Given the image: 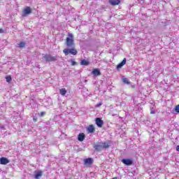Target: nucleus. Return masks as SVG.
<instances>
[{
  "label": "nucleus",
  "instance_id": "f257e3e1",
  "mask_svg": "<svg viewBox=\"0 0 179 179\" xmlns=\"http://www.w3.org/2000/svg\"><path fill=\"white\" fill-rule=\"evenodd\" d=\"M68 37L66 38V45L67 48L63 50L64 55H78V50L75 45V39L73 34L71 33L68 34Z\"/></svg>",
  "mask_w": 179,
  "mask_h": 179
},
{
  "label": "nucleus",
  "instance_id": "f03ea898",
  "mask_svg": "<svg viewBox=\"0 0 179 179\" xmlns=\"http://www.w3.org/2000/svg\"><path fill=\"white\" fill-rule=\"evenodd\" d=\"M43 58L46 62H55L57 61V56H52L51 55H45Z\"/></svg>",
  "mask_w": 179,
  "mask_h": 179
},
{
  "label": "nucleus",
  "instance_id": "7ed1b4c3",
  "mask_svg": "<svg viewBox=\"0 0 179 179\" xmlns=\"http://www.w3.org/2000/svg\"><path fill=\"white\" fill-rule=\"evenodd\" d=\"M95 122H96V124L97 125V127H99V128H101L104 124V122L100 117L96 118Z\"/></svg>",
  "mask_w": 179,
  "mask_h": 179
},
{
  "label": "nucleus",
  "instance_id": "20e7f679",
  "mask_svg": "<svg viewBox=\"0 0 179 179\" xmlns=\"http://www.w3.org/2000/svg\"><path fill=\"white\" fill-rule=\"evenodd\" d=\"M122 163H123V164H125L126 166H132L134 164L132 160L129 159H122Z\"/></svg>",
  "mask_w": 179,
  "mask_h": 179
},
{
  "label": "nucleus",
  "instance_id": "39448f33",
  "mask_svg": "<svg viewBox=\"0 0 179 179\" xmlns=\"http://www.w3.org/2000/svg\"><path fill=\"white\" fill-rule=\"evenodd\" d=\"M84 164L85 166H88L89 167H90V166H92L93 164V159L87 158V159H84Z\"/></svg>",
  "mask_w": 179,
  "mask_h": 179
},
{
  "label": "nucleus",
  "instance_id": "423d86ee",
  "mask_svg": "<svg viewBox=\"0 0 179 179\" xmlns=\"http://www.w3.org/2000/svg\"><path fill=\"white\" fill-rule=\"evenodd\" d=\"M8 163H10L9 159H8V158L5 157H2L1 158H0V164H3V165H6Z\"/></svg>",
  "mask_w": 179,
  "mask_h": 179
},
{
  "label": "nucleus",
  "instance_id": "0eeeda50",
  "mask_svg": "<svg viewBox=\"0 0 179 179\" xmlns=\"http://www.w3.org/2000/svg\"><path fill=\"white\" fill-rule=\"evenodd\" d=\"M87 131L88 134H93L96 131V128H94V125L90 124L87 127Z\"/></svg>",
  "mask_w": 179,
  "mask_h": 179
},
{
  "label": "nucleus",
  "instance_id": "6e6552de",
  "mask_svg": "<svg viewBox=\"0 0 179 179\" xmlns=\"http://www.w3.org/2000/svg\"><path fill=\"white\" fill-rule=\"evenodd\" d=\"M109 3L112 6H117V5L121 3V0H109Z\"/></svg>",
  "mask_w": 179,
  "mask_h": 179
},
{
  "label": "nucleus",
  "instance_id": "1a4fd4ad",
  "mask_svg": "<svg viewBox=\"0 0 179 179\" xmlns=\"http://www.w3.org/2000/svg\"><path fill=\"white\" fill-rule=\"evenodd\" d=\"M43 176V171H35L34 178L39 179Z\"/></svg>",
  "mask_w": 179,
  "mask_h": 179
},
{
  "label": "nucleus",
  "instance_id": "9d476101",
  "mask_svg": "<svg viewBox=\"0 0 179 179\" xmlns=\"http://www.w3.org/2000/svg\"><path fill=\"white\" fill-rule=\"evenodd\" d=\"M127 64V59L124 58L123 60L117 66V69H121Z\"/></svg>",
  "mask_w": 179,
  "mask_h": 179
},
{
  "label": "nucleus",
  "instance_id": "9b49d317",
  "mask_svg": "<svg viewBox=\"0 0 179 179\" xmlns=\"http://www.w3.org/2000/svg\"><path fill=\"white\" fill-rule=\"evenodd\" d=\"M92 73V75H94V76H100V75H101V72H100L99 69H94Z\"/></svg>",
  "mask_w": 179,
  "mask_h": 179
},
{
  "label": "nucleus",
  "instance_id": "f8f14e48",
  "mask_svg": "<svg viewBox=\"0 0 179 179\" xmlns=\"http://www.w3.org/2000/svg\"><path fill=\"white\" fill-rule=\"evenodd\" d=\"M80 64L83 66H87V65L90 64V62H89V60H86V59H83L80 61Z\"/></svg>",
  "mask_w": 179,
  "mask_h": 179
},
{
  "label": "nucleus",
  "instance_id": "ddd939ff",
  "mask_svg": "<svg viewBox=\"0 0 179 179\" xmlns=\"http://www.w3.org/2000/svg\"><path fill=\"white\" fill-rule=\"evenodd\" d=\"M85 138H86V136L83 133L79 134L78 136V141H79V142H83L85 141Z\"/></svg>",
  "mask_w": 179,
  "mask_h": 179
},
{
  "label": "nucleus",
  "instance_id": "4468645a",
  "mask_svg": "<svg viewBox=\"0 0 179 179\" xmlns=\"http://www.w3.org/2000/svg\"><path fill=\"white\" fill-rule=\"evenodd\" d=\"M23 13L25 15H30V13H31V8H30V6H27L24 9Z\"/></svg>",
  "mask_w": 179,
  "mask_h": 179
},
{
  "label": "nucleus",
  "instance_id": "2eb2a0df",
  "mask_svg": "<svg viewBox=\"0 0 179 179\" xmlns=\"http://www.w3.org/2000/svg\"><path fill=\"white\" fill-rule=\"evenodd\" d=\"M95 150H96V152H100L101 150H103V145H95L94 146Z\"/></svg>",
  "mask_w": 179,
  "mask_h": 179
},
{
  "label": "nucleus",
  "instance_id": "dca6fc26",
  "mask_svg": "<svg viewBox=\"0 0 179 179\" xmlns=\"http://www.w3.org/2000/svg\"><path fill=\"white\" fill-rule=\"evenodd\" d=\"M101 146L102 149H108V148H110V145L106 142L102 143Z\"/></svg>",
  "mask_w": 179,
  "mask_h": 179
},
{
  "label": "nucleus",
  "instance_id": "f3484780",
  "mask_svg": "<svg viewBox=\"0 0 179 179\" xmlns=\"http://www.w3.org/2000/svg\"><path fill=\"white\" fill-rule=\"evenodd\" d=\"M59 92L62 96H65L66 94V90L65 88L60 89Z\"/></svg>",
  "mask_w": 179,
  "mask_h": 179
},
{
  "label": "nucleus",
  "instance_id": "a211bd4d",
  "mask_svg": "<svg viewBox=\"0 0 179 179\" xmlns=\"http://www.w3.org/2000/svg\"><path fill=\"white\" fill-rule=\"evenodd\" d=\"M122 82H123V83H126V85L131 84V82H129V80H128V78H122Z\"/></svg>",
  "mask_w": 179,
  "mask_h": 179
},
{
  "label": "nucleus",
  "instance_id": "6ab92c4d",
  "mask_svg": "<svg viewBox=\"0 0 179 179\" xmlns=\"http://www.w3.org/2000/svg\"><path fill=\"white\" fill-rule=\"evenodd\" d=\"M6 80L8 83H10V82H12V76H7L6 77Z\"/></svg>",
  "mask_w": 179,
  "mask_h": 179
},
{
  "label": "nucleus",
  "instance_id": "aec40b11",
  "mask_svg": "<svg viewBox=\"0 0 179 179\" xmlns=\"http://www.w3.org/2000/svg\"><path fill=\"white\" fill-rule=\"evenodd\" d=\"M26 45V43L24 42H20L19 44H18V47L20 48H24V46Z\"/></svg>",
  "mask_w": 179,
  "mask_h": 179
},
{
  "label": "nucleus",
  "instance_id": "412c9836",
  "mask_svg": "<svg viewBox=\"0 0 179 179\" xmlns=\"http://www.w3.org/2000/svg\"><path fill=\"white\" fill-rule=\"evenodd\" d=\"M174 110H175L176 114H179V104H178V105H176V106H175Z\"/></svg>",
  "mask_w": 179,
  "mask_h": 179
},
{
  "label": "nucleus",
  "instance_id": "4be33fe9",
  "mask_svg": "<svg viewBox=\"0 0 179 179\" xmlns=\"http://www.w3.org/2000/svg\"><path fill=\"white\" fill-rule=\"evenodd\" d=\"M71 66H75V65H77V64H78L76 62H75L73 60H71Z\"/></svg>",
  "mask_w": 179,
  "mask_h": 179
},
{
  "label": "nucleus",
  "instance_id": "5701e85b",
  "mask_svg": "<svg viewBox=\"0 0 179 179\" xmlns=\"http://www.w3.org/2000/svg\"><path fill=\"white\" fill-rule=\"evenodd\" d=\"M101 106H103V103L100 102L96 105V107H100Z\"/></svg>",
  "mask_w": 179,
  "mask_h": 179
},
{
  "label": "nucleus",
  "instance_id": "b1692460",
  "mask_svg": "<svg viewBox=\"0 0 179 179\" xmlns=\"http://www.w3.org/2000/svg\"><path fill=\"white\" fill-rule=\"evenodd\" d=\"M44 115H45V112H41V117H44Z\"/></svg>",
  "mask_w": 179,
  "mask_h": 179
},
{
  "label": "nucleus",
  "instance_id": "393cba45",
  "mask_svg": "<svg viewBox=\"0 0 179 179\" xmlns=\"http://www.w3.org/2000/svg\"><path fill=\"white\" fill-rule=\"evenodd\" d=\"M2 33H5V31L3 29H0V34H2Z\"/></svg>",
  "mask_w": 179,
  "mask_h": 179
},
{
  "label": "nucleus",
  "instance_id": "a878e982",
  "mask_svg": "<svg viewBox=\"0 0 179 179\" xmlns=\"http://www.w3.org/2000/svg\"><path fill=\"white\" fill-rule=\"evenodd\" d=\"M33 120H34V122H37V118L36 117H34Z\"/></svg>",
  "mask_w": 179,
  "mask_h": 179
},
{
  "label": "nucleus",
  "instance_id": "bb28decb",
  "mask_svg": "<svg viewBox=\"0 0 179 179\" xmlns=\"http://www.w3.org/2000/svg\"><path fill=\"white\" fill-rule=\"evenodd\" d=\"M176 150L177 152H179V145L176 146Z\"/></svg>",
  "mask_w": 179,
  "mask_h": 179
},
{
  "label": "nucleus",
  "instance_id": "cd10ccee",
  "mask_svg": "<svg viewBox=\"0 0 179 179\" xmlns=\"http://www.w3.org/2000/svg\"><path fill=\"white\" fill-rule=\"evenodd\" d=\"M155 110H151L150 111V114H155Z\"/></svg>",
  "mask_w": 179,
  "mask_h": 179
},
{
  "label": "nucleus",
  "instance_id": "c85d7f7f",
  "mask_svg": "<svg viewBox=\"0 0 179 179\" xmlns=\"http://www.w3.org/2000/svg\"><path fill=\"white\" fill-rule=\"evenodd\" d=\"M117 178H118L117 177H115V178H113L112 179H117Z\"/></svg>",
  "mask_w": 179,
  "mask_h": 179
},
{
  "label": "nucleus",
  "instance_id": "c756f323",
  "mask_svg": "<svg viewBox=\"0 0 179 179\" xmlns=\"http://www.w3.org/2000/svg\"><path fill=\"white\" fill-rule=\"evenodd\" d=\"M132 87H135V86H132Z\"/></svg>",
  "mask_w": 179,
  "mask_h": 179
}]
</instances>
